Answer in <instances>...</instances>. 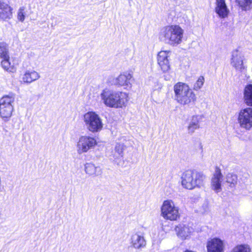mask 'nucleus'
<instances>
[{"instance_id": "nucleus-30", "label": "nucleus", "mask_w": 252, "mask_h": 252, "mask_svg": "<svg viewBox=\"0 0 252 252\" xmlns=\"http://www.w3.org/2000/svg\"><path fill=\"white\" fill-rule=\"evenodd\" d=\"M204 83V78L203 76H200L194 85L193 89L197 91L199 90L203 85Z\"/></svg>"}, {"instance_id": "nucleus-29", "label": "nucleus", "mask_w": 252, "mask_h": 252, "mask_svg": "<svg viewBox=\"0 0 252 252\" xmlns=\"http://www.w3.org/2000/svg\"><path fill=\"white\" fill-rule=\"evenodd\" d=\"M158 64L163 72H167L170 69L169 60L158 63Z\"/></svg>"}, {"instance_id": "nucleus-18", "label": "nucleus", "mask_w": 252, "mask_h": 252, "mask_svg": "<svg viewBox=\"0 0 252 252\" xmlns=\"http://www.w3.org/2000/svg\"><path fill=\"white\" fill-rule=\"evenodd\" d=\"M199 126V118L198 116H193L189 123L188 131L189 134H192L195 130L198 129Z\"/></svg>"}, {"instance_id": "nucleus-27", "label": "nucleus", "mask_w": 252, "mask_h": 252, "mask_svg": "<svg viewBox=\"0 0 252 252\" xmlns=\"http://www.w3.org/2000/svg\"><path fill=\"white\" fill-rule=\"evenodd\" d=\"M170 51H161L158 55V63L169 60Z\"/></svg>"}, {"instance_id": "nucleus-13", "label": "nucleus", "mask_w": 252, "mask_h": 252, "mask_svg": "<svg viewBox=\"0 0 252 252\" xmlns=\"http://www.w3.org/2000/svg\"><path fill=\"white\" fill-rule=\"evenodd\" d=\"M211 188L215 192H219L220 189V169L216 167V170L211 179Z\"/></svg>"}, {"instance_id": "nucleus-22", "label": "nucleus", "mask_w": 252, "mask_h": 252, "mask_svg": "<svg viewBox=\"0 0 252 252\" xmlns=\"http://www.w3.org/2000/svg\"><path fill=\"white\" fill-rule=\"evenodd\" d=\"M225 180L226 183L229 184V186L231 188H234L237 184L238 177L236 174L228 173L225 177Z\"/></svg>"}, {"instance_id": "nucleus-21", "label": "nucleus", "mask_w": 252, "mask_h": 252, "mask_svg": "<svg viewBox=\"0 0 252 252\" xmlns=\"http://www.w3.org/2000/svg\"><path fill=\"white\" fill-rule=\"evenodd\" d=\"M125 146L122 143H117L114 152L113 154V156L114 158V160L117 162V160L123 157L124 150Z\"/></svg>"}, {"instance_id": "nucleus-5", "label": "nucleus", "mask_w": 252, "mask_h": 252, "mask_svg": "<svg viewBox=\"0 0 252 252\" xmlns=\"http://www.w3.org/2000/svg\"><path fill=\"white\" fill-rule=\"evenodd\" d=\"M15 100L13 94L4 95L0 98V116L2 119L7 120L11 117Z\"/></svg>"}, {"instance_id": "nucleus-33", "label": "nucleus", "mask_w": 252, "mask_h": 252, "mask_svg": "<svg viewBox=\"0 0 252 252\" xmlns=\"http://www.w3.org/2000/svg\"><path fill=\"white\" fill-rule=\"evenodd\" d=\"M221 250L222 249V242L221 241Z\"/></svg>"}, {"instance_id": "nucleus-17", "label": "nucleus", "mask_w": 252, "mask_h": 252, "mask_svg": "<svg viewBox=\"0 0 252 252\" xmlns=\"http://www.w3.org/2000/svg\"><path fill=\"white\" fill-rule=\"evenodd\" d=\"M207 248L208 252H220V239L214 238L208 241Z\"/></svg>"}, {"instance_id": "nucleus-14", "label": "nucleus", "mask_w": 252, "mask_h": 252, "mask_svg": "<svg viewBox=\"0 0 252 252\" xmlns=\"http://www.w3.org/2000/svg\"><path fill=\"white\" fill-rule=\"evenodd\" d=\"M131 244L134 248L140 249L146 246V242L143 236L135 233L131 236Z\"/></svg>"}, {"instance_id": "nucleus-31", "label": "nucleus", "mask_w": 252, "mask_h": 252, "mask_svg": "<svg viewBox=\"0 0 252 252\" xmlns=\"http://www.w3.org/2000/svg\"><path fill=\"white\" fill-rule=\"evenodd\" d=\"M229 13V9L227 8L224 0H221V18L227 16Z\"/></svg>"}, {"instance_id": "nucleus-3", "label": "nucleus", "mask_w": 252, "mask_h": 252, "mask_svg": "<svg viewBox=\"0 0 252 252\" xmlns=\"http://www.w3.org/2000/svg\"><path fill=\"white\" fill-rule=\"evenodd\" d=\"M181 179L182 185L184 188L192 189L204 185L206 176L202 172L189 170L183 173Z\"/></svg>"}, {"instance_id": "nucleus-24", "label": "nucleus", "mask_w": 252, "mask_h": 252, "mask_svg": "<svg viewBox=\"0 0 252 252\" xmlns=\"http://www.w3.org/2000/svg\"><path fill=\"white\" fill-rule=\"evenodd\" d=\"M231 252H251V249L247 244L238 245L235 247Z\"/></svg>"}, {"instance_id": "nucleus-7", "label": "nucleus", "mask_w": 252, "mask_h": 252, "mask_svg": "<svg viewBox=\"0 0 252 252\" xmlns=\"http://www.w3.org/2000/svg\"><path fill=\"white\" fill-rule=\"evenodd\" d=\"M161 216L165 220H177L180 217L179 208L172 200H164L161 207Z\"/></svg>"}, {"instance_id": "nucleus-15", "label": "nucleus", "mask_w": 252, "mask_h": 252, "mask_svg": "<svg viewBox=\"0 0 252 252\" xmlns=\"http://www.w3.org/2000/svg\"><path fill=\"white\" fill-rule=\"evenodd\" d=\"M86 174L93 176H98L102 174V169L99 166H95L94 163H87L85 165Z\"/></svg>"}, {"instance_id": "nucleus-10", "label": "nucleus", "mask_w": 252, "mask_h": 252, "mask_svg": "<svg viewBox=\"0 0 252 252\" xmlns=\"http://www.w3.org/2000/svg\"><path fill=\"white\" fill-rule=\"evenodd\" d=\"M244 60V56L240 51L235 50L232 52L230 63L237 72L242 73L245 71Z\"/></svg>"}, {"instance_id": "nucleus-26", "label": "nucleus", "mask_w": 252, "mask_h": 252, "mask_svg": "<svg viewBox=\"0 0 252 252\" xmlns=\"http://www.w3.org/2000/svg\"><path fill=\"white\" fill-rule=\"evenodd\" d=\"M7 44L3 42H0V57L1 58H8Z\"/></svg>"}, {"instance_id": "nucleus-11", "label": "nucleus", "mask_w": 252, "mask_h": 252, "mask_svg": "<svg viewBox=\"0 0 252 252\" xmlns=\"http://www.w3.org/2000/svg\"><path fill=\"white\" fill-rule=\"evenodd\" d=\"M132 78V75L130 72H123L115 79L113 78L114 81L112 84L121 87H131Z\"/></svg>"}, {"instance_id": "nucleus-28", "label": "nucleus", "mask_w": 252, "mask_h": 252, "mask_svg": "<svg viewBox=\"0 0 252 252\" xmlns=\"http://www.w3.org/2000/svg\"><path fill=\"white\" fill-rule=\"evenodd\" d=\"M26 9V7L25 6H21L19 8L18 14H17V18L19 21L21 22H23L25 20L26 17V13L25 10Z\"/></svg>"}, {"instance_id": "nucleus-19", "label": "nucleus", "mask_w": 252, "mask_h": 252, "mask_svg": "<svg viewBox=\"0 0 252 252\" xmlns=\"http://www.w3.org/2000/svg\"><path fill=\"white\" fill-rule=\"evenodd\" d=\"M244 101L249 106L252 107V85H247L244 91Z\"/></svg>"}, {"instance_id": "nucleus-9", "label": "nucleus", "mask_w": 252, "mask_h": 252, "mask_svg": "<svg viewBox=\"0 0 252 252\" xmlns=\"http://www.w3.org/2000/svg\"><path fill=\"white\" fill-rule=\"evenodd\" d=\"M96 140L92 137L81 136L77 142V151L78 154H81L87 152L90 149L96 145Z\"/></svg>"}, {"instance_id": "nucleus-12", "label": "nucleus", "mask_w": 252, "mask_h": 252, "mask_svg": "<svg viewBox=\"0 0 252 252\" xmlns=\"http://www.w3.org/2000/svg\"><path fill=\"white\" fill-rule=\"evenodd\" d=\"M39 78L40 75L37 72L32 70H27L23 74L21 75V82L29 84L38 80Z\"/></svg>"}, {"instance_id": "nucleus-23", "label": "nucleus", "mask_w": 252, "mask_h": 252, "mask_svg": "<svg viewBox=\"0 0 252 252\" xmlns=\"http://www.w3.org/2000/svg\"><path fill=\"white\" fill-rule=\"evenodd\" d=\"M8 58H3V60L1 62V65L2 67L5 70L9 72H13L15 69L13 66L11 65L10 62H9Z\"/></svg>"}, {"instance_id": "nucleus-20", "label": "nucleus", "mask_w": 252, "mask_h": 252, "mask_svg": "<svg viewBox=\"0 0 252 252\" xmlns=\"http://www.w3.org/2000/svg\"><path fill=\"white\" fill-rule=\"evenodd\" d=\"M192 230V228L186 225L178 227L176 228L178 235L183 239L187 238L189 236Z\"/></svg>"}, {"instance_id": "nucleus-16", "label": "nucleus", "mask_w": 252, "mask_h": 252, "mask_svg": "<svg viewBox=\"0 0 252 252\" xmlns=\"http://www.w3.org/2000/svg\"><path fill=\"white\" fill-rule=\"evenodd\" d=\"M12 9L7 4L0 1V18L6 20L12 16Z\"/></svg>"}, {"instance_id": "nucleus-8", "label": "nucleus", "mask_w": 252, "mask_h": 252, "mask_svg": "<svg viewBox=\"0 0 252 252\" xmlns=\"http://www.w3.org/2000/svg\"><path fill=\"white\" fill-rule=\"evenodd\" d=\"M238 121L241 128L250 130L252 128V107L242 109L239 113Z\"/></svg>"}, {"instance_id": "nucleus-2", "label": "nucleus", "mask_w": 252, "mask_h": 252, "mask_svg": "<svg viewBox=\"0 0 252 252\" xmlns=\"http://www.w3.org/2000/svg\"><path fill=\"white\" fill-rule=\"evenodd\" d=\"M184 30L178 25L167 26L160 31L161 41L172 46L180 44L183 37Z\"/></svg>"}, {"instance_id": "nucleus-4", "label": "nucleus", "mask_w": 252, "mask_h": 252, "mask_svg": "<svg viewBox=\"0 0 252 252\" xmlns=\"http://www.w3.org/2000/svg\"><path fill=\"white\" fill-rule=\"evenodd\" d=\"M175 99L182 105H187L195 101L196 96L188 85L178 82L174 86Z\"/></svg>"}, {"instance_id": "nucleus-6", "label": "nucleus", "mask_w": 252, "mask_h": 252, "mask_svg": "<svg viewBox=\"0 0 252 252\" xmlns=\"http://www.w3.org/2000/svg\"><path fill=\"white\" fill-rule=\"evenodd\" d=\"M83 120L87 128L92 132H99L102 128V120L94 112H88L85 114Z\"/></svg>"}, {"instance_id": "nucleus-32", "label": "nucleus", "mask_w": 252, "mask_h": 252, "mask_svg": "<svg viewBox=\"0 0 252 252\" xmlns=\"http://www.w3.org/2000/svg\"><path fill=\"white\" fill-rule=\"evenodd\" d=\"M216 12L220 17V0H216Z\"/></svg>"}, {"instance_id": "nucleus-25", "label": "nucleus", "mask_w": 252, "mask_h": 252, "mask_svg": "<svg viewBox=\"0 0 252 252\" xmlns=\"http://www.w3.org/2000/svg\"><path fill=\"white\" fill-rule=\"evenodd\" d=\"M236 1L243 10L250 9L252 3V0H236Z\"/></svg>"}, {"instance_id": "nucleus-1", "label": "nucleus", "mask_w": 252, "mask_h": 252, "mask_svg": "<svg viewBox=\"0 0 252 252\" xmlns=\"http://www.w3.org/2000/svg\"><path fill=\"white\" fill-rule=\"evenodd\" d=\"M102 103L112 108H123L126 107L128 101V94L122 91L104 89L100 94Z\"/></svg>"}]
</instances>
